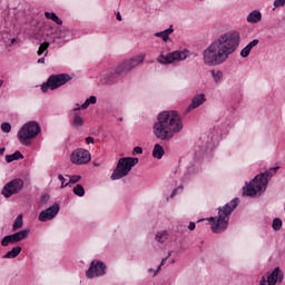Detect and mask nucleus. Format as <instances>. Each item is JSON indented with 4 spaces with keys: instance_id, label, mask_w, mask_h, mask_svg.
<instances>
[{
    "instance_id": "nucleus-1",
    "label": "nucleus",
    "mask_w": 285,
    "mask_h": 285,
    "mask_svg": "<svg viewBox=\"0 0 285 285\" xmlns=\"http://www.w3.org/2000/svg\"><path fill=\"white\" fill-rule=\"evenodd\" d=\"M240 43L242 36L238 31H228L220 35L204 49L203 63L209 68L226 63L230 55L237 52Z\"/></svg>"
},
{
    "instance_id": "nucleus-2",
    "label": "nucleus",
    "mask_w": 285,
    "mask_h": 285,
    "mask_svg": "<svg viewBox=\"0 0 285 285\" xmlns=\"http://www.w3.org/2000/svg\"><path fill=\"white\" fill-rule=\"evenodd\" d=\"M184 130V120L175 110L160 111L153 125V132L160 141H170Z\"/></svg>"
},
{
    "instance_id": "nucleus-3",
    "label": "nucleus",
    "mask_w": 285,
    "mask_h": 285,
    "mask_svg": "<svg viewBox=\"0 0 285 285\" xmlns=\"http://www.w3.org/2000/svg\"><path fill=\"white\" fill-rule=\"evenodd\" d=\"M233 128V111L230 109H225L220 112L219 119L216 121L213 129L209 130L207 136H203L200 153L204 155H208L213 153L217 146H219V141H222V137L228 135V130Z\"/></svg>"
},
{
    "instance_id": "nucleus-4",
    "label": "nucleus",
    "mask_w": 285,
    "mask_h": 285,
    "mask_svg": "<svg viewBox=\"0 0 285 285\" xmlns=\"http://www.w3.org/2000/svg\"><path fill=\"white\" fill-rule=\"evenodd\" d=\"M277 170L279 167H272L264 173L255 176L246 186L244 187L243 194L247 197H257L263 193H266V188H268V181L277 175Z\"/></svg>"
},
{
    "instance_id": "nucleus-5",
    "label": "nucleus",
    "mask_w": 285,
    "mask_h": 285,
    "mask_svg": "<svg viewBox=\"0 0 285 285\" xmlns=\"http://www.w3.org/2000/svg\"><path fill=\"white\" fill-rule=\"evenodd\" d=\"M239 206V198H233L229 203L225 204L223 207L218 208V216L207 218L210 222L212 232L219 234L224 233L228 228V222H230V215L233 210Z\"/></svg>"
},
{
    "instance_id": "nucleus-6",
    "label": "nucleus",
    "mask_w": 285,
    "mask_h": 285,
    "mask_svg": "<svg viewBox=\"0 0 285 285\" xmlns=\"http://www.w3.org/2000/svg\"><path fill=\"white\" fill-rule=\"evenodd\" d=\"M130 70L132 69H130L128 59H125L118 62L117 66L104 70L99 77L100 83H115V81H117V77H126Z\"/></svg>"
},
{
    "instance_id": "nucleus-7",
    "label": "nucleus",
    "mask_w": 285,
    "mask_h": 285,
    "mask_svg": "<svg viewBox=\"0 0 285 285\" xmlns=\"http://www.w3.org/2000/svg\"><path fill=\"white\" fill-rule=\"evenodd\" d=\"M130 70L132 69H130L128 59H125L118 62L117 66L104 70L99 77L100 83H115V81H117V77H126Z\"/></svg>"
},
{
    "instance_id": "nucleus-8",
    "label": "nucleus",
    "mask_w": 285,
    "mask_h": 285,
    "mask_svg": "<svg viewBox=\"0 0 285 285\" xmlns=\"http://www.w3.org/2000/svg\"><path fill=\"white\" fill-rule=\"evenodd\" d=\"M41 132V125L38 121L31 120L24 124L18 131V139L22 146H30L32 139H36Z\"/></svg>"
},
{
    "instance_id": "nucleus-9",
    "label": "nucleus",
    "mask_w": 285,
    "mask_h": 285,
    "mask_svg": "<svg viewBox=\"0 0 285 285\" xmlns=\"http://www.w3.org/2000/svg\"><path fill=\"white\" fill-rule=\"evenodd\" d=\"M139 164V158L135 157H124L118 160L114 173L110 176L112 181H117L119 179H124V177H128L130 170L135 168Z\"/></svg>"
},
{
    "instance_id": "nucleus-10",
    "label": "nucleus",
    "mask_w": 285,
    "mask_h": 285,
    "mask_svg": "<svg viewBox=\"0 0 285 285\" xmlns=\"http://www.w3.org/2000/svg\"><path fill=\"white\" fill-rule=\"evenodd\" d=\"M75 79V75H68V73H58V75H51L46 82L41 85L42 92H48V90H57L58 88H61V86H66L68 81H72Z\"/></svg>"
},
{
    "instance_id": "nucleus-11",
    "label": "nucleus",
    "mask_w": 285,
    "mask_h": 285,
    "mask_svg": "<svg viewBox=\"0 0 285 285\" xmlns=\"http://www.w3.org/2000/svg\"><path fill=\"white\" fill-rule=\"evenodd\" d=\"M188 50H176L173 52H169L167 55H160L157 58L158 63H161L163 66H168L170 63H176V61H185V59H188Z\"/></svg>"
},
{
    "instance_id": "nucleus-12",
    "label": "nucleus",
    "mask_w": 285,
    "mask_h": 285,
    "mask_svg": "<svg viewBox=\"0 0 285 285\" xmlns=\"http://www.w3.org/2000/svg\"><path fill=\"white\" fill-rule=\"evenodd\" d=\"M108 271V266H106V263L99 259H94L89 268L86 271V277L87 279H95V277H104Z\"/></svg>"
},
{
    "instance_id": "nucleus-13",
    "label": "nucleus",
    "mask_w": 285,
    "mask_h": 285,
    "mask_svg": "<svg viewBox=\"0 0 285 285\" xmlns=\"http://www.w3.org/2000/svg\"><path fill=\"white\" fill-rule=\"evenodd\" d=\"M92 159V155L88 149L77 148L71 153L70 161L76 166H83L86 164H90Z\"/></svg>"
},
{
    "instance_id": "nucleus-14",
    "label": "nucleus",
    "mask_w": 285,
    "mask_h": 285,
    "mask_svg": "<svg viewBox=\"0 0 285 285\" xmlns=\"http://www.w3.org/2000/svg\"><path fill=\"white\" fill-rule=\"evenodd\" d=\"M24 181L21 178H14L7 183L2 188V195L6 199H10L12 195H19L20 190H23Z\"/></svg>"
},
{
    "instance_id": "nucleus-15",
    "label": "nucleus",
    "mask_w": 285,
    "mask_h": 285,
    "mask_svg": "<svg viewBox=\"0 0 285 285\" xmlns=\"http://www.w3.org/2000/svg\"><path fill=\"white\" fill-rule=\"evenodd\" d=\"M28 235H30V228L21 229L13 234L7 235L1 239V246L8 247L19 244V242L28 239Z\"/></svg>"
},
{
    "instance_id": "nucleus-16",
    "label": "nucleus",
    "mask_w": 285,
    "mask_h": 285,
    "mask_svg": "<svg viewBox=\"0 0 285 285\" xmlns=\"http://www.w3.org/2000/svg\"><path fill=\"white\" fill-rule=\"evenodd\" d=\"M284 279V273L279 267H276L269 275L262 276L259 285H276L277 282L282 283Z\"/></svg>"
},
{
    "instance_id": "nucleus-17",
    "label": "nucleus",
    "mask_w": 285,
    "mask_h": 285,
    "mask_svg": "<svg viewBox=\"0 0 285 285\" xmlns=\"http://www.w3.org/2000/svg\"><path fill=\"white\" fill-rule=\"evenodd\" d=\"M59 210H61V207L59 204L55 203L52 206L46 208L45 210L40 212L38 219L39 222H52L55 217L59 215Z\"/></svg>"
},
{
    "instance_id": "nucleus-18",
    "label": "nucleus",
    "mask_w": 285,
    "mask_h": 285,
    "mask_svg": "<svg viewBox=\"0 0 285 285\" xmlns=\"http://www.w3.org/2000/svg\"><path fill=\"white\" fill-rule=\"evenodd\" d=\"M72 31L68 29H60L56 31L52 41L56 43V46H63V43H68V41H72Z\"/></svg>"
},
{
    "instance_id": "nucleus-19",
    "label": "nucleus",
    "mask_w": 285,
    "mask_h": 285,
    "mask_svg": "<svg viewBox=\"0 0 285 285\" xmlns=\"http://www.w3.org/2000/svg\"><path fill=\"white\" fill-rule=\"evenodd\" d=\"M206 104V95L205 94H198L193 97L191 102L187 107V112H190V110H195L196 108H199V106H204Z\"/></svg>"
},
{
    "instance_id": "nucleus-20",
    "label": "nucleus",
    "mask_w": 285,
    "mask_h": 285,
    "mask_svg": "<svg viewBox=\"0 0 285 285\" xmlns=\"http://www.w3.org/2000/svg\"><path fill=\"white\" fill-rule=\"evenodd\" d=\"M144 59H146V53H140L138 56L128 58L127 61L129 63V68L131 70H135V68H137L138 66H141V63H144Z\"/></svg>"
},
{
    "instance_id": "nucleus-21",
    "label": "nucleus",
    "mask_w": 285,
    "mask_h": 285,
    "mask_svg": "<svg viewBox=\"0 0 285 285\" xmlns=\"http://www.w3.org/2000/svg\"><path fill=\"white\" fill-rule=\"evenodd\" d=\"M175 32V29L173 28V24L169 26V28L158 31L154 33V37H157L158 39H161L165 43H167L168 39H170V35Z\"/></svg>"
},
{
    "instance_id": "nucleus-22",
    "label": "nucleus",
    "mask_w": 285,
    "mask_h": 285,
    "mask_svg": "<svg viewBox=\"0 0 285 285\" xmlns=\"http://www.w3.org/2000/svg\"><path fill=\"white\" fill-rule=\"evenodd\" d=\"M83 124H86V119L83 118V116H81L80 112H75L71 118L72 128L79 130V128H83Z\"/></svg>"
},
{
    "instance_id": "nucleus-23",
    "label": "nucleus",
    "mask_w": 285,
    "mask_h": 285,
    "mask_svg": "<svg viewBox=\"0 0 285 285\" xmlns=\"http://www.w3.org/2000/svg\"><path fill=\"white\" fill-rule=\"evenodd\" d=\"M247 23H259L262 21V11L253 10L248 13L246 18Z\"/></svg>"
},
{
    "instance_id": "nucleus-24",
    "label": "nucleus",
    "mask_w": 285,
    "mask_h": 285,
    "mask_svg": "<svg viewBox=\"0 0 285 285\" xmlns=\"http://www.w3.org/2000/svg\"><path fill=\"white\" fill-rule=\"evenodd\" d=\"M258 43H259V40L257 39L252 40L248 45H246L245 48L240 50V57H243V59H246L250 55V50H253L255 46H257Z\"/></svg>"
},
{
    "instance_id": "nucleus-25",
    "label": "nucleus",
    "mask_w": 285,
    "mask_h": 285,
    "mask_svg": "<svg viewBox=\"0 0 285 285\" xmlns=\"http://www.w3.org/2000/svg\"><path fill=\"white\" fill-rule=\"evenodd\" d=\"M21 246L12 247V249L6 253L3 259H14L16 257H19V255H21Z\"/></svg>"
},
{
    "instance_id": "nucleus-26",
    "label": "nucleus",
    "mask_w": 285,
    "mask_h": 285,
    "mask_svg": "<svg viewBox=\"0 0 285 285\" xmlns=\"http://www.w3.org/2000/svg\"><path fill=\"white\" fill-rule=\"evenodd\" d=\"M210 76H212L213 81L216 83H222V81H224V71H222L219 69H212Z\"/></svg>"
},
{
    "instance_id": "nucleus-27",
    "label": "nucleus",
    "mask_w": 285,
    "mask_h": 285,
    "mask_svg": "<svg viewBox=\"0 0 285 285\" xmlns=\"http://www.w3.org/2000/svg\"><path fill=\"white\" fill-rule=\"evenodd\" d=\"M168 237H170V234L168 233V230H160V232H157L155 236V240L158 244H164L165 242H167Z\"/></svg>"
},
{
    "instance_id": "nucleus-28",
    "label": "nucleus",
    "mask_w": 285,
    "mask_h": 285,
    "mask_svg": "<svg viewBox=\"0 0 285 285\" xmlns=\"http://www.w3.org/2000/svg\"><path fill=\"white\" fill-rule=\"evenodd\" d=\"M23 228V214H19L12 225L13 233H17V230H21Z\"/></svg>"
},
{
    "instance_id": "nucleus-29",
    "label": "nucleus",
    "mask_w": 285,
    "mask_h": 285,
    "mask_svg": "<svg viewBox=\"0 0 285 285\" xmlns=\"http://www.w3.org/2000/svg\"><path fill=\"white\" fill-rule=\"evenodd\" d=\"M164 147L159 144H156L153 149V158L154 159H161L164 157Z\"/></svg>"
},
{
    "instance_id": "nucleus-30",
    "label": "nucleus",
    "mask_w": 285,
    "mask_h": 285,
    "mask_svg": "<svg viewBox=\"0 0 285 285\" xmlns=\"http://www.w3.org/2000/svg\"><path fill=\"white\" fill-rule=\"evenodd\" d=\"M19 159H23V154H21V151L19 150L6 156L7 164H12V161H19Z\"/></svg>"
},
{
    "instance_id": "nucleus-31",
    "label": "nucleus",
    "mask_w": 285,
    "mask_h": 285,
    "mask_svg": "<svg viewBox=\"0 0 285 285\" xmlns=\"http://www.w3.org/2000/svg\"><path fill=\"white\" fill-rule=\"evenodd\" d=\"M45 17H46V19H50L51 21L57 23V26H61L63 23V20H61V18H59V16H57V13H55V12L46 11Z\"/></svg>"
},
{
    "instance_id": "nucleus-32",
    "label": "nucleus",
    "mask_w": 285,
    "mask_h": 285,
    "mask_svg": "<svg viewBox=\"0 0 285 285\" xmlns=\"http://www.w3.org/2000/svg\"><path fill=\"white\" fill-rule=\"evenodd\" d=\"M194 168L189 167L187 168V171L184 173V175H179V169L175 171L176 178L181 179V181H187V179H190V174L193 173Z\"/></svg>"
},
{
    "instance_id": "nucleus-33",
    "label": "nucleus",
    "mask_w": 285,
    "mask_h": 285,
    "mask_svg": "<svg viewBox=\"0 0 285 285\" xmlns=\"http://www.w3.org/2000/svg\"><path fill=\"white\" fill-rule=\"evenodd\" d=\"M95 104H97V97L96 96H90L81 105V108H82V110H86V109H88L89 106H95Z\"/></svg>"
},
{
    "instance_id": "nucleus-34",
    "label": "nucleus",
    "mask_w": 285,
    "mask_h": 285,
    "mask_svg": "<svg viewBox=\"0 0 285 285\" xmlns=\"http://www.w3.org/2000/svg\"><path fill=\"white\" fill-rule=\"evenodd\" d=\"M48 48H50V42L48 41L42 42L38 49L39 57H41L43 52H45V57H48Z\"/></svg>"
},
{
    "instance_id": "nucleus-35",
    "label": "nucleus",
    "mask_w": 285,
    "mask_h": 285,
    "mask_svg": "<svg viewBox=\"0 0 285 285\" xmlns=\"http://www.w3.org/2000/svg\"><path fill=\"white\" fill-rule=\"evenodd\" d=\"M73 194L77 195V197H83V195H86V189H83V185L77 184L73 187Z\"/></svg>"
},
{
    "instance_id": "nucleus-36",
    "label": "nucleus",
    "mask_w": 285,
    "mask_h": 285,
    "mask_svg": "<svg viewBox=\"0 0 285 285\" xmlns=\"http://www.w3.org/2000/svg\"><path fill=\"white\" fill-rule=\"evenodd\" d=\"M66 177L69 178V186L72 185V184H78V181H81V176L80 175H67Z\"/></svg>"
},
{
    "instance_id": "nucleus-37",
    "label": "nucleus",
    "mask_w": 285,
    "mask_h": 285,
    "mask_svg": "<svg viewBox=\"0 0 285 285\" xmlns=\"http://www.w3.org/2000/svg\"><path fill=\"white\" fill-rule=\"evenodd\" d=\"M282 219L281 218H275L272 223V228L273 230H281L282 229Z\"/></svg>"
},
{
    "instance_id": "nucleus-38",
    "label": "nucleus",
    "mask_w": 285,
    "mask_h": 285,
    "mask_svg": "<svg viewBox=\"0 0 285 285\" xmlns=\"http://www.w3.org/2000/svg\"><path fill=\"white\" fill-rule=\"evenodd\" d=\"M0 128H1L2 132L8 134V132H11L12 125H10V122H2Z\"/></svg>"
},
{
    "instance_id": "nucleus-39",
    "label": "nucleus",
    "mask_w": 285,
    "mask_h": 285,
    "mask_svg": "<svg viewBox=\"0 0 285 285\" xmlns=\"http://www.w3.org/2000/svg\"><path fill=\"white\" fill-rule=\"evenodd\" d=\"M1 39L4 43L9 42V46H14V43H17V38L9 39L8 36H2Z\"/></svg>"
},
{
    "instance_id": "nucleus-40",
    "label": "nucleus",
    "mask_w": 285,
    "mask_h": 285,
    "mask_svg": "<svg viewBox=\"0 0 285 285\" xmlns=\"http://www.w3.org/2000/svg\"><path fill=\"white\" fill-rule=\"evenodd\" d=\"M58 179L61 181L60 188H67V186H70V184L66 183V177H63V175L59 174Z\"/></svg>"
},
{
    "instance_id": "nucleus-41",
    "label": "nucleus",
    "mask_w": 285,
    "mask_h": 285,
    "mask_svg": "<svg viewBox=\"0 0 285 285\" xmlns=\"http://www.w3.org/2000/svg\"><path fill=\"white\" fill-rule=\"evenodd\" d=\"M48 202H50V196L48 194L42 195L40 198V204L42 206H46V204H48Z\"/></svg>"
},
{
    "instance_id": "nucleus-42",
    "label": "nucleus",
    "mask_w": 285,
    "mask_h": 285,
    "mask_svg": "<svg viewBox=\"0 0 285 285\" xmlns=\"http://www.w3.org/2000/svg\"><path fill=\"white\" fill-rule=\"evenodd\" d=\"M285 0H275L274 1V8H284Z\"/></svg>"
},
{
    "instance_id": "nucleus-43",
    "label": "nucleus",
    "mask_w": 285,
    "mask_h": 285,
    "mask_svg": "<svg viewBox=\"0 0 285 285\" xmlns=\"http://www.w3.org/2000/svg\"><path fill=\"white\" fill-rule=\"evenodd\" d=\"M178 190H183V187L175 188V189L171 191L170 196L167 197V202H169L170 199H173V197H175V195H177V191H178Z\"/></svg>"
},
{
    "instance_id": "nucleus-44",
    "label": "nucleus",
    "mask_w": 285,
    "mask_h": 285,
    "mask_svg": "<svg viewBox=\"0 0 285 285\" xmlns=\"http://www.w3.org/2000/svg\"><path fill=\"white\" fill-rule=\"evenodd\" d=\"M144 153V149L141 147H135L132 150V155H141Z\"/></svg>"
},
{
    "instance_id": "nucleus-45",
    "label": "nucleus",
    "mask_w": 285,
    "mask_h": 285,
    "mask_svg": "<svg viewBox=\"0 0 285 285\" xmlns=\"http://www.w3.org/2000/svg\"><path fill=\"white\" fill-rule=\"evenodd\" d=\"M85 141L87 146H90V144H95V138L91 136H88L87 138H85Z\"/></svg>"
},
{
    "instance_id": "nucleus-46",
    "label": "nucleus",
    "mask_w": 285,
    "mask_h": 285,
    "mask_svg": "<svg viewBox=\"0 0 285 285\" xmlns=\"http://www.w3.org/2000/svg\"><path fill=\"white\" fill-rule=\"evenodd\" d=\"M78 110H83V108L81 107V105L76 104V107L73 108V112H78Z\"/></svg>"
},
{
    "instance_id": "nucleus-47",
    "label": "nucleus",
    "mask_w": 285,
    "mask_h": 285,
    "mask_svg": "<svg viewBox=\"0 0 285 285\" xmlns=\"http://www.w3.org/2000/svg\"><path fill=\"white\" fill-rule=\"evenodd\" d=\"M196 228V225L194 222H190L189 225H188V230H195Z\"/></svg>"
},
{
    "instance_id": "nucleus-48",
    "label": "nucleus",
    "mask_w": 285,
    "mask_h": 285,
    "mask_svg": "<svg viewBox=\"0 0 285 285\" xmlns=\"http://www.w3.org/2000/svg\"><path fill=\"white\" fill-rule=\"evenodd\" d=\"M159 271H161V265L157 267V269L154 272V277L157 276V273H159Z\"/></svg>"
},
{
    "instance_id": "nucleus-49",
    "label": "nucleus",
    "mask_w": 285,
    "mask_h": 285,
    "mask_svg": "<svg viewBox=\"0 0 285 285\" xmlns=\"http://www.w3.org/2000/svg\"><path fill=\"white\" fill-rule=\"evenodd\" d=\"M38 63H46V58H45V57L39 58V59H38Z\"/></svg>"
},
{
    "instance_id": "nucleus-50",
    "label": "nucleus",
    "mask_w": 285,
    "mask_h": 285,
    "mask_svg": "<svg viewBox=\"0 0 285 285\" xmlns=\"http://www.w3.org/2000/svg\"><path fill=\"white\" fill-rule=\"evenodd\" d=\"M166 262H168V258H163L160 262V266H164L166 264Z\"/></svg>"
},
{
    "instance_id": "nucleus-51",
    "label": "nucleus",
    "mask_w": 285,
    "mask_h": 285,
    "mask_svg": "<svg viewBox=\"0 0 285 285\" xmlns=\"http://www.w3.org/2000/svg\"><path fill=\"white\" fill-rule=\"evenodd\" d=\"M116 19H117V21H121V13L120 12L117 13Z\"/></svg>"
},
{
    "instance_id": "nucleus-52",
    "label": "nucleus",
    "mask_w": 285,
    "mask_h": 285,
    "mask_svg": "<svg viewBox=\"0 0 285 285\" xmlns=\"http://www.w3.org/2000/svg\"><path fill=\"white\" fill-rule=\"evenodd\" d=\"M155 271H156V269H154V268H148V269H147V273H153V275H155Z\"/></svg>"
},
{
    "instance_id": "nucleus-53",
    "label": "nucleus",
    "mask_w": 285,
    "mask_h": 285,
    "mask_svg": "<svg viewBox=\"0 0 285 285\" xmlns=\"http://www.w3.org/2000/svg\"><path fill=\"white\" fill-rule=\"evenodd\" d=\"M94 166H95L96 168H99V166H101V163L95 161V163H94Z\"/></svg>"
},
{
    "instance_id": "nucleus-54",
    "label": "nucleus",
    "mask_w": 285,
    "mask_h": 285,
    "mask_svg": "<svg viewBox=\"0 0 285 285\" xmlns=\"http://www.w3.org/2000/svg\"><path fill=\"white\" fill-rule=\"evenodd\" d=\"M6 153V147L0 148V155H3Z\"/></svg>"
},
{
    "instance_id": "nucleus-55",
    "label": "nucleus",
    "mask_w": 285,
    "mask_h": 285,
    "mask_svg": "<svg viewBox=\"0 0 285 285\" xmlns=\"http://www.w3.org/2000/svg\"><path fill=\"white\" fill-rule=\"evenodd\" d=\"M171 256H173V250L168 252V254H167V257H166V258L168 259V258H170Z\"/></svg>"
},
{
    "instance_id": "nucleus-56",
    "label": "nucleus",
    "mask_w": 285,
    "mask_h": 285,
    "mask_svg": "<svg viewBox=\"0 0 285 285\" xmlns=\"http://www.w3.org/2000/svg\"><path fill=\"white\" fill-rule=\"evenodd\" d=\"M3 87V80L0 79V90Z\"/></svg>"
},
{
    "instance_id": "nucleus-57",
    "label": "nucleus",
    "mask_w": 285,
    "mask_h": 285,
    "mask_svg": "<svg viewBox=\"0 0 285 285\" xmlns=\"http://www.w3.org/2000/svg\"><path fill=\"white\" fill-rule=\"evenodd\" d=\"M199 222H206V218L199 219V220H198V224H199Z\"/></svg>"
},
{
    "instance_id": "nucleus-58",
    "label": "nucleus",
    "mask_w": 285,
    "mask_h": 285,
    "mask_svg": "<svg viewBox=\"0 0 285 285\" xmlns=\"http://www.w3.org/2000/svg\"><path fill=\"white\" fill-rule=\"evenodd\" d=\"M118 121H124V118H118Z\"/></svg>"
},
{
    "instance_id": "nucleus-59",
    "label": "nucleus",
    "mask_w": 285,
    "mask_h": 285,
    "mask_svg": "<svg viewBox=\"0 0 285 285\" xmlns=\"http://www.w3.org/2000/svg\"><path fill=\"white\" fill-rule=\"evenodd\" d=\"M171 264H175V259L171 261Z\"/></svg>"
}]
</instances>
